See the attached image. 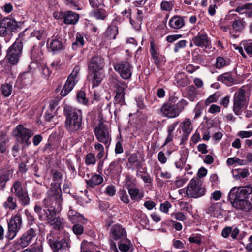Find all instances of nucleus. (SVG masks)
Instances as JSON below:
<instances>
[{
    "label": "nucleus",
    "mask_w": 252,
    "mask_h": 252,
    "mask_svg": "<svg viewBox=\"0 0 252 252\" xmlns=\"http://www.w3.org/2000/svg\"><path fill=\"white\" fill-rule=\"evenodd\" d=\"M23 45H20L18 42H14L7 49L6 59L8 63L12 65L17 64L21 56Z\"/></svg>",
    "instance_id": "dca6fc26"
},
{
    "label": "nucleus",
    "mask_w": 252,
    "mask_h": 252,
    "mask_svg": "<svg viewBox=\"0 0 252 252\" xmlns=\"http://www.w3.org/2000/svg\"><path fill=\"white\" fill-rule=\"evenodd\" d=\"M239 232V229L237 227L233 228L231 226H226L222 230L221 235L225 238H228L230 235L233 239H236Z\"/></svg>",
    "instance_id": "2f4dec72"
},
{
    "label": "nucleus",
    "mask_w": 252,
    "mask_h": 252,
    "mask_svg": "<svg viewBox=\"0 0 252 252\" xmlns=\"http://www.w3.org/2000/svg\"><path fill=\"white\" fill-rule=\"evenodd\" d=\"M243 45L246 52L249 55L252 56V40H249L243 42Z\"/></svg>",
    "instance_id": "bf43d9fd"
},
{
    "label": "nucleus",
    "mask_w": 252,
    "mask_h": 252,
    "mask_svg": "<svg viewBox=\"0 0 252 252\" xmlns=\"http://www.w3.org/2000/svg\"><path fill=\"white\" fill-rule=\"evenodd\" d=\"M32 73L28 71L21 73L18 77L17 81L21 82L24 86H28L32 84Z\"/></svg>",
    "instance_id": "7c9ffc66"
},
{
    "label": "nucleus",
    "mask_w": 252,
    "mask_h": 252,
    "mask_svg": "<svg viewBox=\"0 0 252 252\" xmlns=\"http://www.w3.org/2000/svg\"><path fill=\"white\" fill-rule=\"evenodd\" d=\"M77 101L83 105L88 106L90 105L89 98L86 96V93L83 89L79 90L76 94Z\"/></svg>",
    "instance_id": "58836bf2"
},
{
    "label": "nucleus",
    "mask_w": 252,
    "mask_h": 252,
    "mask_svg": "<svg viewBox=\"0 0 252 252\" xmlns=\"http://www.w3.org/2000/svg\"><path fill=\"white\" fill-rule=\"evenodd\" d=\"M40 69L41 70V74L43 78L45 79H48L52 71L46 65V64H42L40 65Z\"/></svg>",
    "instance_id": "603ef678"
},
{
    "label": "nucleus",
    "mask_w": 252,
    "mask_h": 252,
    "mask_svg": "<svg viewBox=\"0 0 252 252\" xmlns=\"http://www.w3.org/2000/svg\"><path fill=\"white\" fill-rule=\"evenodd\" d=\"M47 48L49 52L56 54L64 50L65 49V45L63 43L61 37L58 36H53L47 39Z\"/></svg>",
    "instance_id": "6ab92c4d"
},
{
    "label": "nucleus",
    "mask_w": 252,
    "mask_h": 252,
    "mask_svg": "<svg viewBox=\"0 0 252 252\" xmlns=\"http://www.w3.org/2000/svg\"><path fill=\"white\" fill-rule=\"evenodd\" d=\"M22 224V215L18 212L14 215L12 216L8 222V231L5 236L8 242L16 237L21 228Z\"/></svg>",
    "instance_id": "1a4fd4ad"
},
{
    "label": "nucleus",
    "mask_w": 252,
    "mask_h": 252,
    "mask_svg": "<svg viewBox=\"0 0 252 252\" xmlns=\"http://www.w3.org/2000/svg\"><path fill=\"white\" fill-rule=\"evenodd\" d=\"M252 193V187L251 186L234 187L229 193L228 199L232 206L237 210L248 212L252 208V204L248 199Z\"/></svg>",
    "instance_id": "f257e3e1"
},
{
    "label": "nucleus",
    "mask_w": 252,
    "mask_h": 252,
    "mask_svg": "<svg viewBox=\"0 0 252 252\" xmlns=\"http://www.w3.org/2000/svg\"><path fill=\"white\" fill-rule=\"evenodd\" d=\"M80 67L78 65H76L73 69L72 72L69 74L68 76L67 79H69V80L75 81V79L77 76L79 71H80Z\"/></svg>",
    "instance_id": "680f3d73"
},
{
    "label": "nucleus",
    "mask_w": 252,
    "mask_h": 252,
    "mask_svg": "<svg viewBox=\"0 0 252 252\" xmlns=\"http://www.w3.org/2000/svg\"><path fill=\"white\" fill-rule=\"evenodd\" d=\"M20 26L14 19L6 17L0 21V35L2 37L9 36L12 33L18 32Z\"/></svg>",
    "instance_id": "9b49d317"
},
{
    "label": "nucleus",
    "mask_w": 252,
    "mask_h": 252,
    "mask_svg": "<svg viewBox=\"0 0 252 252\" xmlns=\"http://www.w3.org/2000/svg\"><path fill=\"white\" fill-rule=\"evenodd\" d=\"M118 32V27L111 24L108 26L105 32V35L109 39H115Z\"/></svg>",
    "instance_id": "e433bc0d"
},
{
    "label": "nucleus",
    "mask_w": 252,
    "mask_h": 252,
    "mask_svg": "<svg viewBox=\"0 0 252 252\" xmlns=\"http://www.w3.org/2000/svg\"><path fill=\"white\" fill-rule=\"evenodd\" d=\"M191 121L189 119H186L185 121L181 123L180 127L182 129L183 133L190 134L192 128L191 126Z\"/></svg>",
    "instance_id": "a18cd8bd"
},
{
    "label": "nucleus",
    "mask_w": 252,
    "mask_h": 252,
    "mask_svg": "<svg viewBox=\"0 0 252 252\" xmlns=\"http://www.w3.org/2000/svg\"><path fill=\"white\" fill-rule=\"evenodd\" d=\"M245 94L246 90L242 88L234 93L233 111L236 115H241L248 106V101Z\"/></svg>",
    "instance_id": "9d476101"
},
{
    "label": "nucleus",
    "mask_w": 252,
    "mask_h": 252,
    "mask_svg": "<svg viewBox=\"0 0 252 252\" xmlns=\"http://www.w3.org/2000/svg\"><path fill=\"white\" fill-rule=\"evenodd\" d=\"M120 159L111 162L109 166L104 170V174L107 177H114L121 172V166L120 164Z\"/></svg>",
    "instance_id": "5701e85b"
},
{
    "label": "nucleus",
    "mask_w": 252,
    "mask_h": 252,
    "mask_svg": "<svg viewBox=\"0 0 252 252\" xmlns=\"http://www.w3.org/2000/svg\"><path fill=\"white\" fill-rule=\"evenodd\" d=\"M112 81L111 83L113 88H115L117 86H119L123 88L124 89H126L127 88V84L125 81L122 80H119L117 77H114L113 76H112Z\"/></svg>",
    "instance_id": "6e6d98bb"
},
{
    "label": "nucleus",
    "mask_w": 252,
    "mask_h": 252,
    "mask_svg": "<svg viewBox=\"0 0 252 252\" xmlns=\"http://www.w3.org/2000/svg\"><path fill=\"white\" fill-rule=\"evenodd\" d=\"M44 33V30L40 29L34 30L31 34V37H36L38 40L42 39Z\"/></svg>",
    "instance_id": "69168bd1"
},
{
    "label": "nucleus",
    "mask_w": 252,
    "mask_h": 252,
    "mask_svg": "<svg viewBox=\"0 0 252 252\" xmlns=\"http://www.w3.org/2000/svg\"><path fill=\"white\" fill-rule=\"evenodd\" d=\"M113 88L115 93L113 100L114 104H118L121 106L126 105L125 91L126 89H124L119 86H117L115 88Z\"/></svg>",
    "instance_id": "393cba45"
},
{
    "label": "nucleus",
    "mask_w": 252,
    "mask_h": 252,
    "mask_svg": "<svg viewBox=\"0 0 252 252\" xmlns=\"http://www.w3.org/2000/svg\"><path fill=\"white\" fill-rule=\"evenodd\" d=\"M126 188L131 199L134 202L139 201L143 198V193L140 192L138 188H131L130 185L128 184L126 185Z\"/></svg>",
    "instance_id": "c85d7f7f"
},
{
    "label": "nucleus",
    "mask_w": 252,
    "mask_h": 252,
    "mask_svg": "<svg viewBox=\"0 0 252 252\" xmlns=\"http://www.w3.org/2000/svg\"><path fill=\"white\" fill-rule=\"evenodd\" d=\"M226 65V61L222 57H218L216 59V67L220 69Z\"/></svg>",
    "instance_id": "338daca9"
},
{
    "label": "nucleus",
    "mask_w": 252,
    "mask_h": 252,
    "mask_svg": "<svg viewBox=\"0 0 252 252\" xmlns=\"http://www.w3.org/2000/svg\"><path fill=\"white\" fill-rule=\"evenodd\" d=\"M13 132L15 133V137L21 144H24L26 147L31 145L30 138L34 134L33 130L26 128L22 125L19 124L14 128Z\"/></svg>",
    "instance_id": "f8f14e48"
},
{
    "label": "nucleus",
    "mask_w": 252,
    "mask_h": 252,
    "mask_svg": "<svg viewBox=\"0 0 252 252\" xmlns=\"http://www.w3.org/2000/svg\"><path fill=\"white\" fill-rule=\"evenodd\" d=\"M105 6L91 7L92 10L89 13L90 17H94L97 20H105L108 16L106 10L103 8Z\"/></svg>",
    "instance_id": "b1692460"
},
{
    "label": "nucleus",
    "mask_w": 252,
    "mask_h": 252,
    "mask_svg": "<svg viewBox=\"0 0 252 252\" xmlns=\"http://www.w3.org/2000/svg\"><path fill=\"white\" fill-rule=\"evenodd\" d=\"M53 220L54 221H52V222H50L49 224L52 225L54 228L60 230L61 228H63V224L61 222V219L59 216H57Z\"/></svg>",
    "instance_id": "4d7b16f0"
},
{
    "label": "nucleus",
    "mask_w": 252,
    "mask_h": 252,
    "mask_svg": "<svg viewBox=\"0 0 252 252\" xmlns=\"http://www.w3.org/2000/svg\"><path fill=\"white\" fill-rule=\"evenodd\" d=\"M25 214L26 216L27 225L28 226H32L36 223V219L33 214L28 209H26L25 210Z\"/></svg>",
    "instance_id": "8fccbe9b"
},
{
    "label": "nucleus",
    "mask_w": 252,
    "mask_h": 252,
    "mask_svg": "<svg viewBox=\"0 0 252 252\" xmlns=\"http://www.w3.org/2000/svg\"><path fill=\"white\" fill-rule=\"evenodd\" d=\"M1 94L5 97H8L12 92V85L10 83H5L0 87Z\"/></svg>",
    "instance_id": "c03bdc74"
},
{
    "label": "nucleus",
    "mask_w": 252,
    "mask_h": 252,
    "mask_svg": "<svg viewBox=\"0 0 252 252\" xmlns=\"http://www.w3.org/2000/svg\"><path fill=\"white\" fill-rule=\"evenodd\" d=\"M203 239V236L200 234H192L188 238V241L191 243H194L197 245H200Z\"/></svg>",
    "instance_id": "09e8293b"
},
{
    "label": "nucleus",
    "mask_w": 252,
    "mask_h": 252,
    "mask_svg": "<svg viewBox=\"0 0 252 252\" xmlns=\"http://www.w3.org/2000/svg\"><path fill=\"white\" fill-rule=\"evenodd\" d=\"M13 172L7 169H2L0 170V190L3 189L5 187L6 183L8 182L12 176Z\"/></svg>",
    "instance_id": "c756f323"
},
{
    "label": "nucleus",
    "mask_w": 252,
    "mask_h": 252,
    "mask_svg": "<svg viewBox=\"0 0 252 252\" xmlns=\"http://www.w3.org/2000/svg\"><path fill=\"white\" fill-rule=\"evenodd\" d=\"M161 8L166 11L172 10L173 4L172 1H163L160 4Z\"/></svg>",
    "instance_id": "052dcab7"
},
{
    "label": "nucleus",
    "mask_w": 252,
    "mask_h": 252,
    "mask_svg": "<svg viewBox=\"0 0 252 252\" xmlns=\"http://www.w3.org/2000/svg\"><path fill=\"white\" fill-rule=\"evenodd\" d=\"M171 216L172 218L180 221H184L186 220V215L182 212H174L171 214Z\"/></svg>",
    "instance_id": "e2e57ef3"
},
{
    "label": "nucleus",
    "mask_w": 252,
    "mask_h": 252,
    "mask_svg": "<svg viewBox=\"0 0 252 252\" xmlns=\"http://www.w3.org/2000/svg\"><path fill=\"white\" fill-rule=\"evenodd\" d=\"M79 14L72 11H66L63 23L66 25H75L79 21Z\"/></svg>",
    "instance_id": "cd10ccee"
},
{
    "label": "nucleus",
    "mask_w": 252,
    "mask_h": 252,
    "mask_svg": "<svg viewBox=\"0 0 252 252\" xmlns=\"http://www.w3.org/2000/svg\"><path fill=\"white\" fill-rule=\"evenodd\" d=\"M2 206L9 210H14L17 208L18 205L16 198L14 197L12 193L7 198L6 200L3 203Z\"/></svg>",
    "instance_id": "f704fd0d"
},
{
    "label": "nucleus",
    "mask_w": 252,
    "mask_h": 252,
    "mask_svg": "<svg viewBox=\"0 0 252 252\" xmlns=\"http://www.w3.org/2000/svg\"><path fill=\"white\" fill-rule=\"evenodd\" d=\"M10 192L22 206L25 207L30 204V197L28 190L21 181L16 180L13 183L10 188Z\"/></svg>",
    "instance_id": "6e6552de"
},
{
    "label": "nucleus",
    "mask_w": 252,
    "mask_h": 252,
    "mask_svg": "<svg viewBox=\"0 0 252 252\" xmlns=\"http://www.w3.org/2000/svg\"><path fill=\"white\" fill-rule=\"evenodd\" d=\"M233 177L235 180H240L241 178H245L249 175V170L245 169H235L232 171Z\"/></svg>",
    "instance_id": "a19ab883"
},
{
    "label": "nucleus",
    "mask_w": 252,
    "mask_h": 252,
    "mask_svg": "<svg viewBox=\"0 0 252 252\" xmlns=\"http://www.w3.org/2000/svg\"><path fill=\"white\" fill-rule=\"evenodd\" d=\"M36 236V229L30 228L26 230L22 236L17 239L14 244L15 248L20 249L30 245L33 239Z\"/></svg>",
    "instance_id": "2eb2a0df"
},
{
    "label": "nucleus",
    "mask_w": 252,
    "mask_h": 252,
    "mask_svg": "<svg viewBox=\"0 0 252 252\" xmlns=\"http://www.w3.org/2000/svg\"><path fill=\"white\" fill-rule=\"evenodd\" d=\"M85 44L83 35L81 32H77L75 35V41L72 43V49L76 50L78 48L83 47Z\"/></svg>",
    "instance_id": "79ce46f5"
},
{
    "label": "nucleus",
    "mask_w": 252,
    "mask_h": 252,
    "mask_svg": "<svg viewBox=\"0 0 252 252\" xmlns=\"http://www.w3.org/2000/svg\"><path fill=\"white\" fill-rule=\"evenodd\" d=\"M217 80L221 82L227 86H231L237 83L236 79L233 77L232 72H227L218 76Z\"/></svg>",
    "instance_id": "bb28decb"
},
{
    "label": "nucleus",
    "mask_w": 252,
    "mask_h": 252,
    "mask_svg": "<svg viewBox=\"0 0 252 252\" xmlns=\"http://www.w3.org/2000/svg\"><path fill=\"white\" fill-rule=\"evenodd\" d=\"M140 172L143 173V174L140 175V176L145 183H152V179L150 175L147 173V172L145 171H140Z\"/></svg>",
    "instance_id": "0e129e2a"
},
{
    "label": "nucleus",
    "mask_w": 252,
    "mask_h": 252,
    "mask_svg": "<svg viewBox=\"0 0 252 252\" xmlns=\"http://www.w3.org/2000/svg\"><path fill=\"white\" fill-rule=\"evenodd\" d=\"M124 241H125L126 243H118L119 249L122 252H127L129 251L132 252L133 249V246L131 241L127 238L125 239V240Z\"/></svg>",
    "instance_id": "37998d69"
},
{
    "label": "nucleus",
    "mask_w": 252,
    "mask_h": 252,
    "mask_svg": "<svg viewBox=\"0 0 252 252\" xmlns=\"http://www.w3.org/2000/svg\"><path fill=\"white\" fill-rule=\"evenodd\" d=\"M104 62L103 59L98 55L93 57L88 63L87 80L92 87H97L103 79Z\"/></svg>",
    "instance_id": "f03ea898"
},
{
    "label": "nucleus",
    "mask_w": 252,
    "mask_h": 252,
    "mask_svg": "<svg viewBox=\"0 0 252 252\" xmlns=\"http://www.w3.org/2000/svg\"><path fill=\"white\" fill-rule=\"evenodd\" d=\"M205 193V189L201 187L198 179L192 178L187 187L186 195L189 198H197L203 196Z\"/></svg>",
    "instance_id": "ddd939ff"
},
{
    "label": "nucleus",
    "mask_w": 252,
    "mask_h": 252,
    "mask_svg": "<svg viewBox=\"0 0 252 252\" xmlns=\"http://www.w3.org/2000/svg\"><path fill=\"white\" fill-rule=\"evenodd\" d=\"M191 54L192 60L194 63L201 65L204 63L205 59L203 55L195 51H192Z\"/></svg>",
    "instance_id": "de8ad7c7"
},
{
    "label": "nucleus",
    "mask_w": 252,
    "mask_h": 252,
    "mask_svg": "<svg viewBox=\"0 0 252 252\" xmlns=\"http://www.w3.org/2000/svg\"><path fill=\"white\" fill-rule=\"evenodd\" d=\"M47 241L53 252H66L70 248V240L68 233L50 232Z\"/></svg>",
    "instance_id": "39448f33"
},
{
    "label": "nucleus",
    "mask_w": 252,
    "mask_h": 252,
    "mask_svg": "<svg viewBox=\"0 0 252 252\" xmlns=\"http://www.w3.org/2000/svg\"><path fill=\"white\" fill-rule=\"evenodd\" d=\"M188 42L186 40H181L177 42L174 44V52L177 53L179 50L182 48L186 47Z\"/></svg>",
    "instance_id": "13d9d810"
},
{
    "label": "nucleus",
    "mask_w": 252,
    "mask_h": 252,
    "mask_svg": "<svg viewBox=\"0 0 252 252\" xmlns=\"http://www.w3.org/2000/svg\"><path fill=\"white\" fill-rule=\"evenodd\" d=\"M68 217L69 220L73 224L79 223L85 225L88 221L87 219L83 215L73 210H70L69 211Z\"/></svg>",
    "instance_id": "a878e982"
},
{
    "label": "nucleus",
    "mask_w": 252,
    "mask_h": 252,
    "mask_svg": "<svg viewBox=\"0 0 252 252\" xmlns=\"http://www.w3.org/2000/svg\"><path fill=\"white\" fill-rule=\"evenodd\" d=\"M171 207V204L168 201H165L160 204V210L164 213H167L169 211V209Z\"/></svg>",
    "instance_id": "774afa93"
},
{
    "label": "nucleus",
    "mask_w": 252,
    "mask_h": 252,
    "mask_svg": "<svg viewBox=\"0 0 252 252\" xmlns=\"http://www.w3.org/2000/svg\"><path fill=\"white\" fill-rule=\"evenodd\" d=\"M63 115L65 118L64 127L70 133H75L82 129L83 116L80 109L65 104Z\"/></svg>",
    "instance_id": "7ed1b4c3"
},
{
    "label": "nucleus",
    "mask_w": 252,
    "mask_h": 252,
    "mask_svg": "<svg viewBox=\"0 0 252 252\" xmlns=\"http://www.w3.org/2000/svg\"><path fill=\"white\" fill-rule=\"evenodd\" d=\"M136 216L140 219L139 222L142 225H147L149 224V220L147 215L141 211L138 212Z\"/></svg>",
    "instance_id": "864d4df0"
},
{
    "label": "nucleus",
    "mask_w": 252,
    "mask_h": 252,
    "mask_svg": "<svg viewBox=\"0 0 252 252\" xmlns=\"http://www.w3.org/2000/svg\"><path fill=\"white\" fill-rule=\"evenodd\" d=\"M53 180L55 182L54 185L48 192V197L45 198L46 201L55 200L58 205L63 202L61 184L62 181V174L58 171L52 170Z\"/></svg>",
    "instance_id": "0eeeda50"
},
{
    "label": "nucleus",
    "mask_w": 252,
    "mask_h": 252,
    "mask_svg": "<svg viewBox=\"0 0 252 252\" xmlns=\"http://www.w3.org/2000/svg\"><path fill=\"white\" fill-rule=\"evenodd\" d=\"M86 165H94L96 163V157L94 154L90 153L87 154L85 158Z\"/></svg>",
    "instance_id": "5fc2aeb1"
},
{
    "label": "nucleus",
    "mask_w": 252,
    "mask_h": 252,
    "mask_svg": "<svg viewBox=\"0 0 252 252\" xmlns=\"http://www.w3.org/2000/svg\"><path fill=\"white\" fill-rule=\"evenodd\" d=\"M168 24L172 29H180L185 25L184 17L181 16H174L169 20Z\"/></svg>",
    "instance_id": "473e14b6"
},
{
    "label": "nucleus",
    "mask_w": 252,
    "mask_h": 252,
    "mask_svg": "<svg viewBox=\"0 0 252 252\" xmlns=\"http://www.w3.org/2000/svg\"><path fill=\"white\" fill-rule=\"evenodd\" d=\"M120 199L124 203L127 204L129 203V199L127 192L124 189H121L118 192Z\"/></svg>",
    "instance_id": "3c124183"
},
{
    "label": "nucleus",
    "mask_w": 252,
    "mask_h": 252,
    "mask_svg": "<svg viewBox=\"0 0 252 252\" xmlns=\"http://www.w3.org/2000/svg\"><path fill=\"white\" fill-rule=\"evenodd\" d=\"M110 237L115 241H123L127 238V233L126 229L120 224L113 225L110 231Z\"/></svg>",
    "instance_id": "412c9836"
},
{
    "label": "nucleus",
    "mask_w": 252,
    "mask_h": 252,
    "mask_svg": "<svg viewBox=\"0 0 252 252\" xmlns=\"http://www.w3.org/2000/svg\"><path fill=\"white\" fill-rule=\"evenodd\" d=\"M231 11L229 12V15L227 16V19L230 20L234 19V21L232 24V28L235 30V32H242L246 26V22L244 20V18H240L236 14H230Z\"/></svg>",
    "instance_id": "4be33fe9"
},
{
    "label": "nucleus",
    "mask_w": 252,
    "mask_h": 252,
    "mask_svg": "<svg viewBox=\"0 0 252 252\" xmlns=\"http://www.w3.org/2000/svg\"><path fill=\"white\" fill-rule=\"evenodd\" d=\"M76 84L75 81L66 80L63 89L60 92V95L62 97L66 96L73 89Z\"/></svg>",
    "instance_id": "72a5a7b5"
},
{
    "label": "nucleus",
    "mask_w": 252,
    "mask_h": 252,
    "mask_svg": "<svg viewBox=\"0 0 252 252\" xmlns=\"http://www.w3.org/2000/svg\"><path fill=\"white\" fill-rule=\"evenodd\" d=\"M103 181L102 176L98 174H94L92 176L89 180H86L87 186L94 188L95 186L101 184Z\"/></svg>",
    "instance_id": "ea45409f"
},
{
    "label": "nucleus",
    "mask_w": 252,
    "mask_h": 252,
    "mask_svg": "<svg viewBox=\"0 0 252 252\" xmlns=\"http://www.w3.org/2000/svg\"><path fill=\"white\" fill-rule=\"evenodd\" d=\"M94 134L97 139L108 148L111 141V135L108 132V128L106 125L103 122H100L94 129Z\"/></svg>",
    "instance_id": "4468645a"
},
{
    "label": "nucleus",
    "mask_w": 252,
    "mask_h": 252,
    "mask_svg": "<svg viewBox=\"0 0 252 252\" xmlns=\"http://www.w3.org/2000/svg\"><path fill=\"white\" fill-rule=\"evenodd\" d=\"M150 53L157 68H160L166 62L165 58L159 54L158 49L156 47L154 41L150 42Z\"/></svg>",
    "instance_id": "aec40b11"
},
{
    "label": "nucleus",
    "mask_w": 252,
    "mask_h": 252,
    "mask_svg": "<svg viewBox=\"0 0 252 252\" xmlns=\"http://www.w3.org/2000/svg\"><path fill=\"white\" fill-rule=\"evenodd\" d=\"M193 44L197 47L210 49L211 48V40L207 33L201 30L192 38Z\"/></svg>",
    "instance_id": "a211bd4d"
},
{
    "label": "nucleus",
    "mask_w": 252,
    "mask_h": 252,
    "mask_svg": "<svg viewBox=\"0 0 252 252\" xmlns=\"http://www.w3.org/2000/svg\"><path fill=\"white\" fill-rule=\"evenodd\" d=\"M180 155L179 160L175 162L174 164L177 168L182 169L186 164L188 156L186 155L184 152L180 153Z\"/></svg>",
    "instance_id": "49530a36"
},
{
    "label": "nucleus",
    "mask_w": 252,
    "mask_h": 252,
    "mask_svg": "<svg viewBox=\"0 0 252 252\" xmlns=\"http://www.w3.org/2000/svg\"><path fill=\"white\" fill-rule=\"evenodd\" d=\"M83 225L79 223L74 224L72 228L73 233L76 235H80L85 231V234L89 236H92L94 232L92 230L88 231L85 229Z\"/></svg>",
    "instance_id": "c9c22d12"
},
{
    "label": "nucleus",
    "mask_w": 252,
    "mask_h": 252,
    "mask_svg": "<svg viewBox=\"0 0 252 252\" xmlns=\"http://www.w3.org/2000/svg\"><path fill=\"white\" fill-rule=\"evenodd\" d=\"M178 99L177 97L172 96L163 103L160 108V113L162 116L170 119L175 118L180 115L188 105V102L184 99L177 102Z\"/></svg>",
    "instance_id": "20e7f679"
},
{
    "label": "nucleus",
    "mask_w": 252,
    "mask_h": 252,
    "mask_svg": "<svg viewBox=\"0 0 252 252\" xmlns=\"http://www.w3.org/2000/svg\"><path fill=\"white\" fill-rule=\"evenodd\" d=\"M44 201L47 206L50 207V208L43 209L40 206L35 205L34 207V210L37 214L38 219L40 220L47 221V223L49 224L52 221H54L53 220L57 217L56 209L61 208L62 202L60 205H58V203H56V201L54 200L46 201L45 199H44Z\"/></svg>",
    "instance_id": "423d86ee"
},
{
    "label": "nucleus",
    "mask_w": 252,
    "mask_h": 252,
    "mask_svg": "<svg viewBox=\"0 0 252 252\" xmlns=\"http://www.w3.org/2000/svg\"><path fill=\"white\" fill-rule=\"evenodd\" d=\"M198 94L196 88L193 85H190L187 87L184 97H187L191 101H193Z\"/></svg>",
    "instance_id": "4c0bfd02"
},
{
    "label": "nucleus",
    "mask_w": 252,
    "mask_h": 252,
    "mask_svg": "<svg viewBox=\"0 0 252 252\" xmlns=\"http://www.w3.org/2000/svg\"><path fill=\"white\" fill-rule=\"evenodd\" d=\"M114 68L123 79L127 80L131 77L133 67L127 61L117 62L114 65Z\"/></svg>",
    "instance_id": "f3484780"
}]
</instances>
